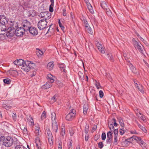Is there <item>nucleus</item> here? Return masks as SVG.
Returning <instances> with one entry per match:
<instances>
[{
    "label": "nucleus",
    "mask_w": 149,
    "mask_h": 149,
    "mask_svg": "<svg viewBox=\"0 0 149 149\" xmlns=\"http://www.w3.org/2000/svg\"><path fill=\"white\" fill-rule=\"evenodd\" d=\"M101 6L102 8L104 9H107V5L106 4V2L104 1H102L101 3Z\"/></svg>",
    "instance_id": "c85d7f7f"
},
{
    "label": "nucleus",
    "mask_w": 149,
    "mask_h": 149,
    "mask_svg": "<svg viewBox=\"0 0 149 149\" xmlns=\"http://www.w3.org/2000/svg\"><path fill=\"white\" fill-rule=\"evenodd\" d=\"M112 140V134L110 131H109L107 134V143L108 144H110Z\"/></svg>",
    "instance_id": "2eb2a0df"
},
{
    "label": "nucleus",
    "mask_w": 149,
    "mask_h": 149,
    "mask_svg": "<svg viewBox=\"0 0 149 149\" xmlns=\"http://www.w3.org/2000/svg\"><path fill=\"white\" fill-rule=\"evenodd\" d=\"M89 125H86L85 128V132L87 134L89 131Z\"/></svg>",
    "instance_id": "de8ad7c7"
},
{
    "label": "nucleus",
    "mask_w": 149,
    "mask_h": 149,
    "mask_svg": "<svg viewBox=\"0 0 149 149\" xmlns=\"http://www.w3.org/2000/svg\"><path fill=\"white\" fill-rule=\"evenodd\" d=\"M26 118L27 120V121L30 123V124L31 125H34L33 120L31 116H26Z\"/></svg>",
    "instance_id": "5701e85b"
},
{
    "label": "nucleus",
    "mask_w": 149,
    "mask_h": 149,
    "mask_svg": "<svg viewBox=\"0 0 149 149\" xmlns=\"http://www.w3.org/2000/svg\"><path fill=\"white\" fill-rule=\"evenodd\" d=\"M86 30L90 34H92L93 32L92 29L89 26V24H87L86 26H85Z\"/></svg>",
    "instance_id": "4be33fe9"
},
{
    "label": "nucleus",
    "mask_w": 149,
    "mask_h": 149,
    "mask_svg": "<svg viewBox=\"0 0 149 149\" xmlns=\"http://www.w3.org/2000/svg\"><path fill=\"white\" fill-rule=\"evenodd\" d=\"M55 77L53 76L51 74H49L47 75V79L48 80V82L52 84L53 83L54 81V78Z\"/></svg>",
    "instance_id": "f3484780"
},
{
    "label": "nucleus",
    "mask_w": 149,
    "mask_h": 149,
    "mask_svg": "<svg viewBox=\"0 0 149 149\" xmlns=\"http://www.w3.org/2000/svg\"><path fill=\"white\" fill-rule=\"evenodd\" d=\"M82 20L83 23L85 24V26H86L87 24H88V23L87 21L86 20L85 18H84L83 19H82Z\"/></svg>",
    "instance_id": "4d7b16f0"
},
{
    "label": "nucleus",
    "mask_w": 149,
    "mask_h": 149,
    "mask_svg": "<svg viewBox=\"0 0 149 149\" xmlns=\"http://www.w3.org/2000/svg\"><path fill=\"white\" fill-rule=\"evenodd\" d=\"M108 126L109 128L111 130H113L114 129V126L113 124L111 122H109L108 123Z\"/></svg>",
    "instance_id": "e433bc0d"
},
{
    "label": "nucleus",
    "mask_w": 149,
    "mask_h": 149,
    "mask_svg": "<svg viewBox=\"0 0 149 149\" xmlns=\"http://www.w3.org/2000/svg\"><path fill=\"white\" fill-rule=\"evenodd\" d=\"M113 122L112 123L115 126H116L117 125V124L116 123V120L114 118H113L112 119Z\"/></svg>",
    "instance_id": "864d4df0"
},
{
    "label": "nucleus",
    "mask_w": 149,
    "mask_h": 149,
    "mask_svg": "<svg viewBox=\"0 0 149 149\" xmlns=\"http://www.w3.org/2000/svg\"><path fill=\"white\" fill-rule=\"evenodd\" d=\"M135 33L137 36L139 37V38L146 45H147L148 44L147 42H146V41L144 39H143L142 37H141L139 34L136 32H135Z\"/></svg>",
    "instance_id": "7c9ffc66"
},
{
    "label": "nucleus",
    "mask_w": 149,
    "mask_h": 149,
    "mask_svg": "<svg viewBox=\"0 0 149 149\" xmlns=\"http://www.w3.org/2000/svg\"><path fill=\"white\" fill-rule=\"evenodd\" d=\"M59 67L61 69L62 71L65 72V66L64 64H60Z\"/></svg>",
    "instance_id": "ea45409f"
},
{
    "label": "nucleus",
    "mask_w": 149,
    "mask_h": 149,
    "mask_svg": "<svg viewBox=\"0 0 149 149\" xmlns=\"http://www.w3.org/2000/svg\"><path fill=\"white\" fill-rule=\"evenodd\" d=\"M95 86L97 89H99L100 87V84L99 82H97L96 80H95Z\"/></svg>",
    "instance_id": "c03bdc74"
},
{
    "label": "nucleus",
    "mask_w": 149,
    "mask_h": 149,
    "mask_svg": "<svg viewBox=\"0 0 149 149\" xmlns=\"http://www.w3.org/2000/svg\"><path fill=\"white\" fill-rule=\"evenodd\" d=\"M22 26L24 27L23 29L26 31H28L30 28V23L26 20H24L22 23Z\"/></svg>",
    "instance_id": "9d476101"
},
{
    "label": "nucleus",
    "mask_w": 149,
    "mask_h": 149,
    "mask_svg": "<svg viewBox=\"0 0 149 149\" xmlns=\"http://www.w3.org/2000/svg\"><path fill=\"white\" fill-rule=\"evenodd\" d=\"M28 30H29V32L33 35H36L38 33L37 29L34 27H31Z\"/></svg>",
    "instance_id": "4468645a"
},
{
    "label": "nucleus",
    "mask_w": 149,
    "mask_h": 149,
    "mask_svg": "<svg viewBox=\"0 0 149 149\" xmlns=\"http://www.w3.org/2000/svg\"><path fill=\"white\" fill-rule=\"evenodd\" d=\"M130 143V142L129 141H128L127 140H125L124 142V144H125V146H129Z\"/></svg>",
    "instance_id": "052dcab7"
},
{
    "label": "nucleus",
    "mask_w": 149,
    "mask_h": 149,
    "mask_svg": "<svg viewBox=\"0 0 149 149\" xmlns=\"http://www.w3.org/2000/svg\"><path fill=\"white\" fill-rule=\"evenodd\" d=\"M118 136L116 135H114V139L113 143L115 145H116L118 144Z\"/></svg>",
    "instance_id": "79ce46f5"
},
{
    "label": "nucleus",
    "mask_w": 149,
    "mask_h": 149,
    "mask_svg": "<svg viewBox=\"0 0 149 149\" xmlns=\"http://www.w3.org/2000/svg\"><path fill=\"white\" fill-rule=\"evenodd\" d=\"M47 132V138L48 140V142L49 144L52 145L53 143V137L52 135L51 132L49 130Z\"/></svg>",
    "instance_id": "0eeeda50"
},
{
    "label": "nucleus",
    "mask_w": 149,
    "mask_h": 149,
    "mask_svg": "<svg viewBox=\"0 0 149 149\" xmlns=\"http://www.w3.org/2000/svg\"><path fill=\"white\" fill-rule=\"evenodd\" d=\"M88 108V104H84L83 107V113L84 115L87 114Z\"/></svg>",
    "instance_id": "bb28decb"
},
{
    "label": "nucleus",
    "mask_w": 149,
    "mask_h": 149,
    "mask_svg": "<svg viewBox=\"0 0 149 149\" xmlns=\"http://www.w3.org/2000/svg\"><path fill=\"white\" fill-rule=\"evenodd\" d=\"M45 14V17H44L45 20L49 19L51 17V15L50 13L49 12H46Z\"/></svg>",
    "instance_id": "cd10ccee"
},
{
    "label": "nucleus",
    "mask_w": 149,
    "mask_h": 149,
    "mask_svg": "<svg viewBox=\"0 0 149 149\" xmlns=\"http://www.w3.org/2000/svg\"><path fill=\"white\" fill-rule=\"evenodd\" d=\"M98 145L99 148L100 149L102 148L104 146L102 142H99L98 143Z\"/></svg>",
    "instance_id": "603ef678"
},
{
    "label": "nucleus",
    "mask_w": 149,
    "mask_h": 149,
    "mask_svg": "<svg viewBox=\"0 0 149 149\" xmlns=\"http://www.w3.org/2000/svg\"><path fill=\"white\" fill-rule=\"evenodd\" d=\"M54 66V62L52 61L51 62L47 64V68L49 70H51L53 69Z\"/></svg>",
    "instance_id": "b1692460"
},
{
    "label": "nucleus",
    "mask_w": 149,
    "mask_h": 149,
    "mask_svg": "<svg viewBox=\"0 0 149 149\" xmlns=\"http://www.w3.org/2000/svg\"><path fill=\"white\" fill-rule=\"evenodd\" d=\"M133 81L136 87L141 92L143 93L144 90L142 85L137 80L135 79Z\"/></svg>",
    "instance_id": "423d86ee"
},
{
    "label": "nucleus",
    "mask_w": 149,
    "mask_h": 149,
    "mask_svg": "<svg viewBox=\"0 0 149 149\" xmlns=\"http://www.w3.org/2000/svg\"><path fill=\"white\" fill-rule=\"evenodd\" d=\"M107 55L109 57V60L112 61H114V58L113 56L112 55L111 53H108L107 54Z\"/></svg>",
    "instance_id": "c9c22d12"
},
{
    "label": "nucleus",
    "mask_w": 149,
    "mask_h": 149,
    "mask_svg": "<svg viewBox=\"0 0 149 149\" xmlns=\"http://www.w3.org/2000/svg\"><path fill=\"white\" fill-rule=\"evenodd\" d=\"M58 23L60 27L61 28V29L63 31L64 30V27L62 25V24L61 23V22H60L59 20L58 22Z\"/></svg>",
    "instance_id": "5fc2aeb1"
},
{
    "label": "nucleus",
    "mask_w": 149,
    "mask_h": 149,
    "mask_svg": "<svg viewBox=\"0 0 149 149\" xmlns=\"http://www.w3.org/2000/svg\"><path fill=\"white\" fill-rule=\"evenodd\" d=\"M47 22L44 19L40 20L38 23V27L40 30H42L46 28Z\"/></svg>",
    "instance_id": "20e7f679"
},
{
    "label": "nucleus",
    "mask_w": 149,
    "mask_h": 149,
    "mask_svg": "<svg viewBox=\"0 0 149 149\" xmlns=\"http://www.w3.org/2000/svg\"><path fill=\"white\" fill-rule=\"evenodd\" d=\"M118 129H116L114 130V135H116L118 136Z\"/></svg>",
    "instance_id": "69168bd1"
},
{
    "label": "nucleus",
    "mask_w": 149,
    "mask_h": 149,
    "mask_svg": "<svg viewBox=\"0 0 149 149\" xmlns=\"http://www.w3.org/2000/svg\"><path fill=\"white\" fill-rule=\"evenodd\" d=\"M58 125L56 122H52L51 130L52 132L56 133L57 132Z\"/></svg>",
    "instance_id": "9b49d317"
},
{
    "label": "nucleus",
    "mask_w": 149,
    "mask_h": 149,
    "mask_svg": "<svg viewBox=\"0 0 149 149\" xmlns=\"http://www.w3.org/2000/svg\"><path fill=\"white\" fill-rule=\"evenodd\" d=\"M95 43L100 51L102 53L104 54L105 53L104 50V48L102 47V45L99 43V42L97 41H95Z\"/></svg>",
    "instance_id": "f8f14e48"
},
{
    "label": "nucleus",
    "mask_w": 149,
    "mask_h": 149,
    "mask_svg": "<svg viewBox=\"0 0 149 149\" xmlns=\"http://www.w3.org/2000/svg\"><path fill=\"white\" fill-rule=\"evenodd\" d=\"M70 113H73L75 114L76 111L73 109H71L70 111Z\"/></svg>",
    "instance_id": "774afa93"
},
{
    "label": "nucleus",
    "mask_w": 149,
    "mask_h": 149,
    "mask_svg": "<svg viewBox=\"0 0 149 149\" xmlns=\"http://www.w3.org/2000/svg\"><path fill=\"white\" fill-rule=\"evenodd\" d=\"M12 117L13 119L16 121V113H13L12 114Z\"/></svg>",
    "instance_id": "e2e57ef3"
},
{
    "label": "nucleus",
    "mask_w": 149,
    "mask_h": 149,
    "mask_svg": "<svg viewBox=\"0 0 149 149\" xmlns=\"http://www.w3.org/2000/svg\"><path fill=\"white\" fill-rule=\"evenodd\" d=\"M3 28L2 27H1V31L0 33H3V34H4V33H3V32H5L6 31V27H4L3 26Z\"/></svg>",
    "instance_id": "bf43d9fd"
},
{
    "label": "nucleus",
    "mask_w": 149,
    "mask_h": 149,
    "mask_svg": "<svg viewBox=\"0 0 149 149\" xmlns=\"http://www.w3.org/2000/svg\"><path fill=\"white\" fill-rule=\"evenodd\" d=\"M3 81L4 83L7 84H9L10 83L11 81L9 79H5L3 80Z\"/></svg>",
    "instance_id": "a19ab883"
},
{
    "label": "nucleus",
    "mask_w": 149,
    "mask_h": 149,
    "mask_svg": "<svg viewBox=\"0 0 149 149\" xmlns=\"http://www.w3.org/2000/svg\"><path fill=\"white\" fill-rule=\"evenodd\" d=\"M35 133L36 136H38L40 134L39 130H35Z\"/></svg>",
    "instance_id": "338daca9"
},
{
    "label": "nucleus",
    "mask_w": 149,
    "mask_h": 149,
    "mask_svg": "<svg viewBox=\"0 0 149 149\" xmlns=\"http://www.w3.org/2000/svg\"><path fill=\"white\" fill-rule=\"evenodd\" d=\"M25 31L22 27H19L15 30V33L17 36L21 37L25 33Z\"/></svg>",
    "instance_id": "39448f33"
},
{
    "label": "nucleus",
    "mask_w": 149,
    "mask_h": 149,
    "mask_svg": "<svg viewBox=\"0 0 149 149\" xmlns=\"http://www.w3.org/2000/svg\"><path fill=\"white\" fill-rule=\"evenodd\" d=\"M136 49L138 50L143 55H144V52L145 50H144L143 46L141 44L139 46H138Z\"/></svg>",
    "instance_id": "aec40b11"
},
{
    "label": "nucleus",
    "mask_w": 149,
    "mask_h": 149,
    "mask_svg": "<svg viewBox=\"0 0 149 149\" xmlns=\"http://www.w3.org/2000/svg\"><path fill=\"white\" fill-rule=\"evenodd\" d=\"M46 118V112L45 111H44L42 113L41 116V118L42 119H43Z\"/></svg>",
    "instance_id": "a18cd8bd"
},
{
    "label": "nucleus",
    "mask_w": 149,
    "mask_h": 149,
    "mask_svg": "<svg viewBox=\"0 0 149 149\" xmlns=\"http://www.w3.org/2000/svg\"><path fill=\"white\" fill-rule=\"evenodd\" d=\"M118 120L120 126L122 127H124V124L123 120L120 118H118Z\"/></svg>",
    "instance_id": "f704fd0d"
},
{
    "label": "nucleus",
    "mask_w": 149,
    "mask_h": 149,
    "mask_svg": "<svg viewBox=\"0 0 149 149\" xmlns=\"http://www.w3.org/2000/svg\"><path fill=\"white\" fill-rule=\"evenodd\" d=\"M18 64L17 65L21 67L25 62L22 59H20L18 60Z\"/></svg>",
    "instance_id": "c756f323"
},
{
    "label": "nucleus",
    "mask_w": 149,
    "mask_h": 149,
    "mask_svg": "<svg viewBox=\"0 0 149 149\" xmlns=\"http://www.w3.org/2000/svg\"><path fill=\"white\" fill-rule=\"evenodd\" d=\"M61 134L63 136L65 134V128L64 126L61 128Z\"/></svg>",
    "instance_id": "58836bf2"
},
{
    "label": "nucleus",
    "mask_w": 149,
    "mask_h": 149,
    "mask_svg": "<svg viewBox=\"0 0 149 149\" xmlns=\"http://www.w3.org/2000/svg\"><path fill=\"white\" fill-rule=\"evenodd\" d=\"M36 147L38 149H41V143H36Z\"/></svg>",
    "instance_id": "3c124183"
},
{
    "label": "nucleus",
    "mask_w": 149,
    "mask_h": 149,
    "mask_svg": "<svg viewBox=\"0 0 149 149\" xmlns=\"http://www.w3.org/2000/svg\"><path fill=\"white\" fill-rule=\"evenodd\" d=\"M52 86V84H49V82H47L45 84L42 86L41 88L43 89H46L50 88Z\"/></svg>",
    "instance_id": "412c9836"
},
{
    "label": "nucleus",
    "mask_w": 149,
    "mask_h": 149,
    "mask_svg": "<svg viewBox=\"0 0 149 149\" xmlns=\"http://www.w3.org/2000/svg\"><path fill=\"white\" fill-rule=\"evenodd\" d=\"M102 139L103 140H104L106 139V135L105 133H103L102 134Z\"/></svg>",
    "instance_id": "6e6d98bb"
},
{
    "label": "nucleus",
    "mask_w": 149,
    "mask_h": 149,
    "mask_svg": "<svg viewBox=\"0 0 149 149\" xmlns=\"http://www.w3.org/2000/svg\"><path fill=\"white\" fill-rule=\"evenodd\" d=\"M75 114L73 113H69L67 115L65 118L68 121H71L74 118Z\"/></svg>",
    "instance_id": "ddd939ff"
},
{
    "label": "nucleus",
    "mask_w": 149,
    "mask_h": 149,
    "mask_svg": "<svg viewBox=\"0 0 149 149\" xmlns=\"http://www.w3.org/2000/svg\"><path fill=\"white\" fill-rule=\"evenodd\" d=\"M99 96L100 97L102 98L104 95V94L102 91H100L99 92Z\"/></svg>",
    "instance_id": "680f3d73"
},
{
    "label": "nucleus",
    "mask_w": 149,
    "mask_h": 149,
    "mask_svg": "<svg viewBox=\"0 0 149 149\" xmlns=\"http://www.w3.org/2000/svg\"><path fill=\"white\" fill-rule=\"evenodd\" d=\"M46 12H42L40 13L39 15V17L41 18H44L45 17V14Z\"/></svg>",
    "instance_id": "49530a36"
},
{
    "label": "nucleus",
    "mask_w": 149,
    "mask_h": 149,
    "mask_svg": "<svg viewBox=\"0 0 149 149\" xmlns=\"http://www.w3.org/2000/svg\"><path fill=\"white\" fill-rule=\"evenodd\" d=\"M87 7L89 11L91 13L93 14L94 13V11L92 6L89 4L88 5Z\"/></svg>",
    "instance_id": "2f4dec72"
},
{
    "label": "nucleus",
    "mask_w": 149,
    "mask_h": 149,
    "mask_svg": "<svg viewBox=\"0 0 149 149\" xmlns=\"http://www.w3.org/2000/svg\"><path fill=\"white\" fill-rule=\"evenodd\" d=\"M15 148V149H27L23 146L20 145H17Z\"/></svg>",
    "instance_id": "473e14b6"
},
{
    "label": "nucleus",
    "mask_w": 149,
    "mask_h": 149,
    "mask_svg": "<svg viewBox=\"0 0 149 149\" xmlns=\"http://www.w3.org/2000/svg\"><path fill=\"white\" fill-rule=\"evenodd\" d=\"M56 115L55 113L54 112H51V117L52 122H56Z\"/></svg>",
    "instance_id": "393cba45"
},
{
    "label": "nucleus",
    "mask_w": 149,
    "mask_h": 149,
    "mask_svg": "<svg viewBox=\"0 0 149 149\" xmlns=\"http://www.w3.org/2000/svg\"><path fill=\"white\" fill-rule=\"evenodd\" d=\"M106 13L107 15L109 16H111L112 15V12L110 9L108 8L106 9Z\"/></svg>",
    "instance_id": "4c0bfd02"
},
{
    "label": "nucleus",
    "mask_w": 149,
    "mask_h": 149,
    "mask_svg": "<svg viewBox=\"0 0 149 149\" xmlns=\"http://www.w3.org/2000/svg\"><path fill=\"white\" fill-rule=\"evenodd\" d=\"M35 142L36 143H41L39 138L38 137H36L35 140Z\"/></svg>",
    "instance_id": "13d9d810"
},
{
    "label": "nucleus",
    "mask_w": 149,
    "mask_h": 149,
    "mask_svg": "<svg viewBox=\"0 0 149 149\" xmlns=\"http://www.w3.org/2000/svg\"><path fill=\"white\" fill-rule=\"evenodd\" d=\"M131 70L132 72L135 73L136 72V68L133 66L131 64Z\"/></svg>",
    "instance_id": "8fccbe9b"
},
{
    "label": "nucleus",
    "mask_w": 149,
    "mask_h": 149,
    "mask_svg": "<svg viewBox=\"0 0 149 149\" xmlns=\"http://www.w3.org/2000/svg\"><path fill=\"white\" fill-rule=\"evenodd\" d=\"M2 140L3 144L6 147H10L14 143V139L12 137L8 136L5 137L4 136H1L0 139Z\"/></svg>",
    "instance_id": "f257e3e1"
},
{
    "label": "nucleus",
    "mask_w": 149,
    "mask_h": 149,
    "mask_svg": "<svg viewBox=\"0 0 149 149\" xmlns=\"http://www.w3.org/2000/svg\"><path fill=\"white\" fill-rule=\"evenodd\" d=\"M7 22V19L4 15H0V23L3 25V26L5 27V25Z\"/></svg>",
    "instance_id": "6e6552de"
},
{
    "label": "nucleus",
    "mask_w": 149,
    "mask_h": 149,
    "mask_svg": "<svg viewBox=\"0 0 149 149\" xmlns=\"http://www.w3.org/2000/svg\"><path fill=\"white\" fill-rule=\"evenodd\" d=\"M123 128L124 127H122V128L120 129V132L121 135H123L124 133V131L123 130Z\"/></svg>",
    "instance_id": "0e129e2a"
},
{
    "label": "nucleus",
    "mask_w": 149,
    "mask_h": 149,
    "mask_svg": "<svg viewBox=\"0 0 149 149\" xmlns=\"http://www.w3.org/2000/svg\"><path fill=\"white\" fill-rule=\"evenodd\" d=\"M124 57L125 58V60L127 62H128V63L127 64L129 65H130V58H128L126 56V54H124Z\"/></svg>",
    "instance_id": "37998d69"
},
{
    "label": "nucleus",
    "mask_w": 149,
    "mask_h": 149,
    "mask_svg": "<svg viewBox=\"0 0 149 149\" xmlns=\"http://www.w3.org/2000/svg\"><path fill=\"white\" fill-rule=\"evenodd\" d=\"M133 42V45L136 49L137 47L140 46L141 44L137 40H136L134 38H133L132 40Z\"/></svg>",
    "instance_id": "dca6fc26"
},
{
    "label": "nucleus",
    "mask_w": 149,
    "mask_h": 149,
    "mask_svg": "<svg viewBox=\"0 0 149 149\" xmlns=\"http://www.w3.org/2000/svg\"><path fill=\"white\" fill-rule=\"evenodd\" d=\"M137 125H138V127L144 132L146 133L147 132L145 128L142 125L140 124L137 121H136Z\"/></svg>",
    "instance_id": "a878e982"
},
{
    "label": "nucleus",
    "mask_w": 149,
    "mask_h": 149,
    "mask_svg": "<svg viewBox=\"0 0 149 149\" xmlns=\"http://www.w3.org/2000/svg\"><path fill=\"white\" fill-rule=\"evenodd\" d=\"M15 33V29L14 28L10 29L8 28V30L7 32L6 33V35L9 38H10L12 37L14 34Z\"/></svg>",
    "instance_id": "1a4fd4ad"
},
{
    "label": "nucleus",
    "mask_w": 149,
    "mask_h": 149,
    "mask_svg": "<svg viewBox=\"0 0 149 149\" xmlns=\"http://www.w3.org/2000/svg\"><path fill=\"white\" fill-rule=\"evenodd\" d=\"M136 113L137 116L144 121H145L146 120L145 116L144 115H142V114L140 112H139L137 110V112H136Z\"/></svg>",
    "instance_id": "6ab92c4d"
},
{
    "label": "nucleus",
    "mask_w": 149,
    "mask_h": 149,
    "mask_svg": "<svg viewBox=\"0 0 149 149\" xmlns=\"http://www.w3.org/2000/svg\"><path fill=\"white\" fill-rule=\"evenodd\" d=\"M34 65V63H31V61H25L23 65L20 68L24 71L28 72L31 68H33V66Z\"/></svg>",
    "instance_id": "f03ea898"
},
{
    "label": "nucleus",
    "mask_w": 149,
    "mask_h": 149,
    "mask_svg": "<svg viewBox=\"0 0 149 149\" xmlns=\"http://www.w3.org/2000/svg\"><path fill=\"white\" fill-rule=\"evenodd\" d=\"M3 107L7 110H8L11 108V107L10 106L8 105L5 104H3Z\"/></svg>",
    "instance_id": "09e8293b"
},
{
    "label": "nucleus",
    "mask_w": 149,
    "mask_h": 149,
    "mask_svg": "<svg viewBox=\"0 0 149 149\" xmlns=\"http://www.w3.org/2000/svg\"><path fill=\"white\" fill-rule=\"evenodd\" d=\"M43 54V52L40 50L36 52V54L39 57H41Z\"/></svg>",
    "instance_id": "72a5a7b5"
},
{
    "label": "nucleus",
    "mask_w": 149,
    "mask_h": 149,
    "mask_svg": "<svg viewBox=\"0 0 149 149\" xmlns=\"http://www.w3.org/2000/svg\"><path fill=\"white\" fill-rule=\"evenodd\" d=\"M6 24H8L11 28L13 27L14 25H15V27L17 26L16 23H15L14 21L12 20L11 19H10L9 20H7V22Z\"/></svg>",
    "instance_id": "a211bd4d"
},
{
    "label": "nucleus",
    "mask_w": 149,
    "mask_h": 149,
    "mask_svg": "<svg viewBox=\"0 0 149 149\" xmlns=\"http://www.w3.org/2000/svg\"><path fill=\"white\" fill-rule=\"evenodd\" d=\"M131 140L132 141V142L131 141V143H132V144L134 143L137 142L140 144L143 149H145L146 148V143L143 141L141 140L140 137L136 136L133 135L131 137Z\"/></svg>",
    "instance_id": "7ed1b4c3"
}]
</instances>
